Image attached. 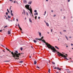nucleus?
Returning <instances> with one entry per match:
<instances>
[{"mask_svg": "<svg viewBox=\"0 0 73 73\" xmlns=\"http://www.w3.org/2000/svg\"><path fill=\"white\" fill-rule=\"evenodd\" d=\"M46 48H48V49H51V50H52V52H54V53L55 52H57V50H56L55 48L53 46H46Z\"/></svg>", "mask_w": 73, "mask_h": 73, "instance_id": "obj_1", "label": "nucleus"}, {"mask_svg": "<svg viewBox=\"0 0 73 73\" xmlns=\"http://www.w3.org/2000/svg\"><path fill=\"white\" fill-rule=\"evenodd\" d=\"M25 7L27 9H28L29 11H30L31 15H33V13H32V9H30L29 8V5H26L25 6Z\"/></svg>", "mask_w": 73, "mask_h": 73, "instance_id": "obj_4", "label": "nucleus"}, {"mask_svg": "<svg viewBox=\"0 0 73 73\" xmlns=\"http://www.w3.org/2000/svg\"><path fill=\"white\" fill-rule=\"evenodd\" d=\"M28 4H32V1L29 2Z\"/></svg>", "mask_w": 73, "mask_h": 73, "instance_id": "obj_13", "label": "nucleus"}, {"mask_svg": "<svg viewBox=\"0 0 73 73\" xmlns=\"http://www.w3.org/2000/svg\"><path fill=\"white\" fill-rule=\"evenodd\" d=\"M8 18H9V19L11 18V16H9V15L8 16Z\"/></svg>", "mask_w": 73, "mask_h": 73, "instance_id": "obj_28", "label": "nucleus"}, {"mask_svg": "<svg viewBox=\"0 0 73 73\" xmlns=\"http://www.w3.org/2000/svg\"><path fill=\"white\" fill-rule=\"evenodd\" d=\"M34 15L35 16H36V15H38V13L37 12L36 13H35Z\"/></svg>", "mask_w": 73, "mask_h": 73, "instance_id": "obj_10", "label": "nucleus"}, {"mask_svg": "<svg viewBox=\"0 0 73 73\" xmlns=\"http://www.w3.org/2000/svg\"><path fill=\"white\" fill-rule=\"evenodd\" d=\"M29 58H31V56H29Z\"/></svg>", "mask_w": 73, "mask_h": 73, "instance_id": "obj_62", "label": "nucleus"}, {"mask_svg": "<svg viewBox=\"0 0 73 73\" xmlns=\"http://www.w3.org/2000/svg\"><path fill=\"white\" fill-rule=\"evenodd\" d=\"M2 31H3L2 30H0V32H2Z\"/></svg>", "mask_w": 73, "mask_h": 73, "instance_id": "obj_51", "label": "nucleus"}, {"mask_svg": "<svg viewBox=\"0 0 73 73\" xmlns=\"http://www.w3.org/2000/svg\"><path fill=\"white\" fill-rule=\"evenodd\" d=\"M38 19H40V17H38Z\"/></svg>", "mask_w": 73, "mask_h": 73, "instance_id": "obj_52", "label": "nucleus"}, {"mask_svg": "<svg viewBox=\"0 0 73 73\" xmlns=\"http://www.w3.org/2000/svg\"><path fill=\"white\" fill-rule=\"evenodd\" d=\"M7 27H8V26H5V27H4V28H7Z\"/></svg>", "mask_w": 73, "mask_h": 73, "instance_id": "obj_32", "label": "nucleus"}, {"mask_svg": "<svg viewBox=\"0 0 73 73\" xmlns=\"http://www.w3.org/2000/svg\"><path fill=\"white\" fill-rule=\"evenodd\" d=\"M23 2L25 4H26L27 2L26 0H23Z\"/></svg>", "mask_w": 73, "mask_h": 73, "instance_id": "obj_8", "label": "nucleus"}, {"mask_svg": "<svg viewBox=\"0 0 73 73\" xmlns=\"http://www.w3.org/2000/svg\"><path fill=\"white\" fill-rule=\"evenodd\" d=\"M19 62L21 63H23V61H20Z\"/></svg>", "mask_w": 73, "mask_h": 73, "instance_id": "obj_18", "label": "nucleus"}, {"mask_svg": "<svg viewBox=\"0 0 73 73\" xmlns=\"http://www.w3.org/2000/svg\"><path fill=\"white\" fill-rule=\"evenodd\" d=\"M5 62H9V61H5Z\"/></svg>", "mask_w": 73, "mask_h": 73, "instance_id": "obj_50", "label": "nucleus"}, {"mask_svg": "<svg viewBox=\"0 0 73 73\" xmlns=\"http://www.w3.org/2000/svg\"><path fill=\"white\" fill-rule=\"evenodd\" d=\"M56 73H58V72H56Z\"/></svg>", "mask_w": 73, "mask_h": 73, "instance_id": "obj_64", "label": "nucleus"}, {"mask_svg": "<svg viewBox=\"0 0 73 73\" xmlns=\"http://www.w3.org/2000/svg\"><path fill=\"white\" fill-rule=\"evenodd\" d=\"M55 47L56 49H59V48H58V47H57V46H55Z\"/></svg>", "mask_w": 73, "mask_h": 73, "instance_id": "obj_16", "label": "nucleus"}, {"mask_svg": "<svg viewBox=\"0 0 73 73\" xmlns=\"http://www.w3.org/2000/svg\"><path fill=\"white\" fill-rule=\"evenodd\" d=\"M35 20H36V19H37V16H36L35 17Z\"/></svg>", "mask_w": 73, "mask_h": 73, "instance_id": "obj_31", "label": "nucleus"}, {"mask_svg": "<svg viewBox=\"0 0 73 73\" xmlns=\"http://www.w3.org/2000/svg\"><path fill=\"white\" fill-rule=\"evenodd\" d=\"M35 39L36 40H40V39H38V38H35Z\"/></svg>", "mask_w": 73, "mask_h": 73, "instance_id": "obj_27", "label": "nucleus"}, {"mask_svg": "<svg viewBox=\"0 0 73 73\" xmlns=\"http://www.w3.org/2000/svg\"><path fill=\"white\" fill-rule=\"evenodd\" d=\"M20 50H23V48L21 47Z\"/></svg>", "mask_w": 73, "mask_h": 73, "instance_id": "obj_25", "label": "nucleus"}, {"mask_svg": "<svg viewBox=\"0 0 73 73\" xmlns=\"http://www.w3.org/2000/svg\"><path fill=\"white\" fill-rule=\"evenodd\" d=\"M36 64H37V62L36 61H34V64H35V65H36Z\"/></svg>", "mask_w": 73, "mask_h": 73, "instance_id": "obj_15", "label": "nucleus"}, {"mask_svg": "<svg viewBox=\"0 0 73 73\" xmlns=\"http://www.w3.org/2000/svg\"><path fill=\"white\" fill-rule=\"evenodd\" d=\"M6 49H7V50H8V51H10V50H9L7 48H6Z\"/></svg>", "mask_w": 73, "mask_h": 73, "instance_id": "obj_22", "label": "nucleus"}, {"mask_svg": "<svg viewBox=\"0 0 73 73\" xmlns=\"http://www.w3.org/2000/svg\"><path fill=\"white\" fill-rule=\"evenodd\" d=\"M51 32H52V29H51Z\"/></svg>", "mask_w": 73, "mask_h": 73, "instance_id": "obj_47", "label": "nucleus"}, {"mask_svg": "<svg viewBox=\"0 0 73 73\" xmlns=\"http://www.w3.org/2000/svg\"><path fill=\"white\" fill-rule=\"evenodd\" d=\"M16 20H17V21H18V19H16Z\"/></svg>", "mask_w": 73, "mask_h": 73, "instance_id": "obj_53", "label": "nucleus"}, {"mask_svg": "<svg viewBox=\"0 0 73 73\" xmlns=\"http://www.w3.org/2000/svg\"><path fill=\"white\" fill-rule=\"evenodd\" d=\"M71 46H72V45H73V44L72 43H71Z\"/></svg>", "mask_w": 73, "mask_h": 73, "instance_id": "obj_49", "label": "nucleus"}, {"mask_svg": "<svg viewBox=\"0 0 73 73\" xmlns=\"http://www.w3.org/2000/svg\"><path fill=\"white\" fill-rule=\"evenodd\" d=\"M8 33L9 35H10V34H11V32L9 31H8Z\"/></svg>", "mask_w": 73, "mask_h": 73, "instance_id": "obj_12", "label": "nucleus"}, {"mask_svg": "<svg viewBox=\"0 0 73 73\" xmlns=\"http://www.w3.org/2000/svg\"><path fill=\"white\" fill-rule=\"evenodd\" d=\"M65 37L66 38L67 40H68V37H67V36H65Z\"/></svg>", "mask_w": 73, "mask_h": 73, "instance_id": "obj_26", "label": "nucleus"}, {"mask_svg": "<svg viewBox=\"0 0 73 73\" xmlns=\"http://www.w3.org/2000/svg\"><path fill=\"white\" fill-rule=\"evenodd\" d=\"M52 64H55V63H54V62H52Z\"/></svg>", "mask_w": 73, "mask_h": 73, "instance_id": "obj_38", "label": "nucleus"}, {"mask_svg": "<svg viewBox=\"0 0 73 73\" xmlns=\"http://www.w3.org/2000/svg\"><path fill=\"white\" fill-rule=\"evenodd\" d=\"M48 1V0H46V1Z\"/></svg>", "mask_w": 73, "mask_h": 73, "instance_id": "obj_63", "label": "nucleus"}, {"mask_svg": "<svg viewBox=\"0 0 73 73\" xmlns=\"http://www.w3.org/2000/svg\"><path fill=\"white\" fill-rule=\"evenodd\" d=\"M39 35L40 36V37H41V33H39Z\"/></svg>", "mask_w": 73, "mask_h": 73, "instance_id": "obj_14", "label": "nucleus"}, {"mask_svg": "<svg viewBox=\"0 0 73 73\" xmlns=\"http://www.w3.org/2000/svg\"><path fill=\"white\" fill-rule=\"evenodd\" d=\"M21 54L20 53L19 54H16V53L15 52V59L16 60H18L19 58V56H21ZM17 57V58H16Z\"/></svg>", "mask_w": 73, "mask_h": 73, "instance_id": "obj_5", "label": "nucleus"}, {"mask_svg": "<svg viewBox=\"0 0 73 73\" xmlns=\"http://www.w3.org/2000/svg\"><path fill=\"white\" fill-rule=\"evenodd\" d=\"M1 46H3V45L1 44H0Z\"/></svg>", "mask_w": 73, "mask_h": 73, "instance_id": "obj_58", "label": "nucleus"}, {"mask_svg": "<svg viewBox=\"0 0 73 73\" xmlns=\"http://www.w3.org/2000/svg\"><path fill=\"white\" fill-rule=\"evenodd\" d=\"M19 29H20V30L21 31H23L22 30V29H21V27H19Z\"/></svg>", "mask_w": 73, "mask_h": 73, "instance_id": "obj_17", "label": "nucleus"}, {"mask_svg": "<svg viewBox=\"0 0 73 73\" xmlns=\"http://www.w3.org/2000/svg\"><path fill=\"white\" fill-rule=\"evenodd\" d=\"M46 11H45L44 12V16H45V14H46Z\"/></svg>", "mask_w": 73, "mask_h": 73, "instance_id": "obj_21", "label": "nucleus"}, {"mask_svg": "<svg viewBox=\"0 0 73 73\" xmlns=\"http://www.w3.org/2000/svg\"><path fill=\"white\" fill-rule=\"evenodd\" d=\"M43 38H44V37L42 36L41 37V38L39 39V40H42V41H43L44 42V43H45V44L46 46H52V45H50V44H48V43L45 42V40L44 39H43V40L42 39H43Z\"/></svg>", "mask_w": 73, "mask_h": 73, "instance_id": "obj_3", "label": "nucleus"}, {"mask_svg": "<svg viewBox=\"0 0 73 73\" xmlns=\"http://www.w3.org/2000/svg\"><path fill=\"white\" fill-rule=\"evenodd\" d=\"M12 10H11L10 13H12Z\"/></svg>", "mask_w": 73, "mask_h": 73, "instance_id": "obj_42", "label": "nucleus"}, {"mask_svg": "<svg viewBox=\"0 0 73 73\" xmlns=\"http://www.w3.org/2000/svg\"><path fill=\"white\" fill-rule=\"evenodd\" d=\"M26 14L27 16H29V15L28 14V12H27Z\"/></svg>", "mask_w": 73, "mask_h": 73, "instance_id": "obj_33", "label": "nucleus"}, {"mask_svg": "<svg viewBox=\"0 0 73 73\" xmlns=\"http://www.w3.org/2000/svg\"><path fill=\"white\" fill-rule=\"evenodd\" d=\"M60 35H62V33H61V32H60Z\"/></svg>", "mask_w": 73, "mask_h": 73, "instance_id": "obj_41", "label": "nucleus"}, {"mask_svg": "<svg viewBox=\"0 0 73 73\" xmlns=\"http://www.w3.org/2000/svg\"><path fill=\"white\" fill-rule=\"evenodd\" d=\"M31 48H33V46H31Z\"/></svg>", "mask_w": 73, "mask_h": 73, "instance_id": "obj_60", "label": "nucleus"}, {"mask_svg": "<svg viewBox=\"0 0 73 73\" xmlns=\"http://www.w3.org/2000/svg\"><path fill=\"white\" fill-rule=\"evenodd\" d=\"M71 73V72H70V71H69L68 72V73Z\"/></svg>", "mask_w": 73, "mask_h": 73, "instance_id": "obj_55", "label": "nucleus"}, {"mask_svg": "<svg viewBox=\"0 0 73 73\" xmlns=\"http://www.w3.org/2000/svg\"><path fill=\"white\" fill-rule=\"evenodd\" d=\"M21 54H24V53H21Z\"/></svg>", "mask_w": 73, "mask_h": 73, "instance_id": "obj_45", "label": "nucleus"}, {"mask_svg": "<svg viewBox=\"0 0 73 73\" xmlns=\"http://www.w3.org/2000/svg\"><path fill=\"white\" fill-rule=\"evenodd\" d=\"M15 53H16V54H17L18 53V52H17V51H16L15 52Z\"/></svg>", "mask_w": 73, "mask_h": 73, "instance_id": "obj_24", "label": "nucleus"}, {"mask_svg": "<svg viewBox=\"0 0 73 73\" xmlns=\"http://www.w3.org/2000/svg\"><path fill=\"white\" fill-rule=\"evenodd\" d=\"M56 16V15H53V17H55Z\"/></svg>", "mask_w": 73, "mask_h": 73, "instance_id": "obj_37", "label": "nucleus"}, {"mask_svg": "<svg viewBox=\"0 0 73 73\" xmlns=\"http://www.w3.org/2000/svg\"><path fill=\"white\" fill-rule=\"evenodd\" d=\"M18 26L19 28L20 27V25H19V24H18Z\"/></svg>", "mask_w": 73, "mask_h": 73, "instance_id": "obj_36", "label": "nucleus"}, {"mask_svg": "<svg viewBox=\"0 0 73 73\" xmlns=\"http://www.w3.org/2000/svg\"><path fill=\"white\" fill-rule=\"evenodd\" d=\"M7 12H8L9 13V10H8V9H7Z\"/></svg>", "mask_w": 73, "mask_h": 73, "instance_id": "obj_23", "label": "nucleus"}, {"mask_svg": "<svg viewBox=\"0 0 73 73\" xmlns=\"http://www.w3.org/2000/svg\"><path fill=\"white\" fill-rule=\"evenodd\" d=\"M36 68H38V69H40V67H39L38 66H37L36 67Z\"/></svg>", "mask_w": 73, "mask_h": 73, "instance_id": "obj_40", "label": "nucleus"}, {"mask_svg": "<svg viewBox=\"0 0 73 73\" xmlns=\"http://www.w3.org/2000/svg\"><path fill=\"white\" fill-rule=\"evenodd\" d=\"M11 54H12L13 57H14V58H16V55H15V52H14V54L13 52L12 51Z\"/></svg>", "mask_w": 73, "mask_h": 73, "instance_id": "obj_6", "label": "nucleus"}, {"mask_svg": "<svg viewBox=\"0 0 73 73\" xmlns=\"http://www.w3.org/2000/svg\"><path fill=\"white\" fill-rule=\"evenodd\" d=\"M63 31L64 32H66V31L65 30H63Z\"/></svg>", "mask_w": 73, "mask_h": 73, "instance_id": "obj_43", "label": "nucleus"}, {"mask_svg": "<svg viewBox=\"0 0 73 73\" xmlns=\"http://www.w3.org/2000/svg\"><path fill=\"white\" fill-rule=\"evenodd\" d=\"M54 69H57V67H55V68H54Z\"/></svg>", "mask_w": 73, "mask_h": 73, "instance_id": "obj_48", "label": "nucleus"}, {"mask_svg": "<svg viewBox=\"0 0 73 73\" xmlns=\"http://www.w3.org/2000/svg\"><path fill=\"white\" fill-rule=\"evenodd\" d=\"M35 12H37V10H35L34 11Z\"/></svg>", "mask_w": 73, "mask_h": 73, "instance_id": "obj_39", "label": "nucleus"}, {"mask_svg": "<svg viewBox=\"0 0 73 73\" xmlns=\"http://www.w3.org/2000/svg\"><path fill=\"white\" fill-rule=\"evenodd\" d=\"M44 22L45 23H46V24L47 27H49V24H48V23H46V21H44Z\"/></svg>", "mask_w": 73, "mask_h": 73, "instance_id": "obj_7", "label": "nucleus"}, {"mask_svg": "<svg viewBox=\"0 0 73 73\" xmlns=\"http://www.w3.org/2000/svg\"><path fill=\"white\" fill-rule=\"evenodd\" d=\"M70 1V0H68V2H69Z\"/></svg>", "mask_w": 73, "mask_h": 73, "instance_id": "obj_56", "label": "nucleus"}, {"mask_svg": "<svg viewBox=\"0 0 73 73\" xmlns=\"http://www.w3.org/2000/svg\"><path fill=\"white\" fill-rule=\"evenodd\" d=\"M29 21L31 23H32V20H31V18H30L29 19Z\"/></svg>", "mask_w": 73, "mask_h": 73, "instance_id": "obj_11", "label": "nucleus"}, {"mask_svg": "<svg viewBox=\"0 0 73 73\" xmlns=\"http://www.w3.org/2000/svg\"><path fill=\"white\" fill-rule=\"evenodd\" d=\"M64 19H65V17H64Z\"/></svg>", "mask_w": 73, "mask_h": 73, "instance_id": "obj_61", "label": "nucleus"}, {"mask_svg": "<svg viewBox=\"0 0 73 73\" xmlns=\"http://www.w3.org/2000/svg\"><path fill=\"white\" fill-rule=\"evenodd\" d=\"M50 69H49V70H48V72L49 73H50Z\"/></svg>", "mask_w": 73, "mask_h": 73, "instance_id": "obj_35", "label": "nucleus"}, {"mask_svg": "<svg viewBox=\"0 0 73 73\" xmlns=\"http://www.w3.org/2000/svg\"><path fill=\"white\" fill-rule=\"evenodd\" d=\"M24 15H25V11H24Z\"/></svg>", "mask_w": 73, "mask_h": 73, "instance_id": "obj_44", "label": "nucleus"}, {"mask_svg": "<svg viewBox=\"0 0 73 73\" xmlns=\"http://www.w3.org/2000/svg\"><path fill=\"white\" fill-rule=\"evenodd\" d=\"M58 56H61L62 57H64L65 59H66V60H68V59L67 58V57H66L68 56V54H66V56L64 55L63 54L60 53L59 52H58Z\"/></svg>", "mask_w": 73, "mask_h": 73, "instance_id": "obj_2", "label": "nucleus"}, {"mask_svg": "<svg viewBox=\"0 0 73 73\" xmlns=\"http://www.w3.org/2000/svg\"><path fill=\"white\" fill-rule=\"evenodd\" d=\"M26 19H27V18H25V20Z\"/></svg>", "mask_w": 73, "mask_h": 73, "instance_id": "obj_59", "label": "nucleus"}, {"mask_svg": "<svg viewBox=\"0 0 73 73\" xmlns=\"http://www.w3.org/2000/svg\"><path fill=\"white\" fill-rule=\"evenodd\" d=\"M6 14L7 16H8V12H7L6 13Z\"/></svg>", "mask_w": 73, "mask_h": 73, "instance_id": "obj_30", "label": "nucleus"}, {"mask_svg": "<svg viewBox=\"0 0 73 73\" xmlns=\"http://www.w3.org/2000/svg\"><path fill=\"white\" fill-rule=\"evenodd\" d=\"M51 12H53V10H52Z\"/></svg>", "mask_w": 73, "mask_h": 73, "instance_id": "obj_54", "label": "nucleus"}, {"mask_svg": "<svg viewBox=\"0 0 73 73\" xmlns=\"http://www.w3.org/2000/svg\"><path fill=\"white\" fill-rule=\"evenodd\" d=\"M16 2H17V1H13V3H16Z\"/></svg>", "mask_w": 73, "mask_h": 73, "instance_id": "obj_29", "label": "nucleus"}, {"mask_svg": "<svg viewBox=\"0 0 73 73\" xmlns=\"http://www.w3.org/2000/svg\"><path fill=\"white\" fill-rule=\"evenodd\" d=\"M8 20L9 21H10V20L9 19H8Z\"/></svg>", "mask_w": 73, "mask_h": 73, "instance_id": "obj_57", "label": "nucleus"}, {"mask_svg": "<svg viewBox=\"0 0 73 73\" xmlns=\"http://www.w3.org/2000/svg\"><path fill=\"white\" fill-rule=\"evenodd\" d=\"M11 16H13V13H11Z\"/></svg>", "mask_w": 73, "mask_h": 73, "instance_id": "obj_20", "label": "nucleus"}, {"mask_svg": "<svg viewBox=\"0 0 73 73\" xmlns=\"http://www.w3.org/2000/svg\"><path fill=\"white\" fill-rule=\"evenodd\" d=\"M34 42H36V40H34Z\"/></svg>", "mask_w": 73, "mask_h": 73, "instance_id": "obj_34", "label": "nucleus"}, {"mask_svg": "<svg viewBox=\"0 0 73 73\" xmlns=\"http://www.w3.org/2000/svg\"><path fill=\"white\" fill-rule=\"evenodd\" d=\"M57 70H61V68H59L58 67H57L56 68Z\"/></svg>", "mask_w": 73, "mask_h": 73, "instance_id": "obj_9", "label": "nucleus"}, {"mask_svg": "<svg viewBox=\"0 0 73 73\" xmlns=\"http://www.w3.org/2000/svg\"><path fill=\"white\" fill-rule=\"evenodd\" d=\"M21 32L22 33H23V34H24V33H23V32H22V31H21Z\"/></svg>", "mask_w": 73, "mask_h": 73, "instance_id": "obj_46", "label": "nucleus"}, {"mask_svg": "<svg viewBox=\"0 0 73 73\" xmlns=\"http://www.w3.org/2000/svg\"><path fill=\"white\" fill-rule=\"evenodd\" d=\"M9 1H11V3H13V1L12 0H9Z\"/></svg>", "mask_w": 73, "mask_h": 73, "instance_id": "obj_19", "label": "nucleus"}]
</instances>
